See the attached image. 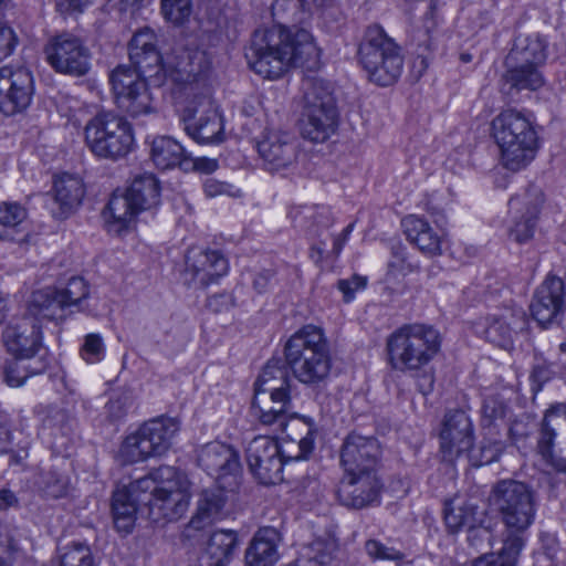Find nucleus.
<instances>
[{"label":"nucleus","instance_id":"f257e3e1","mask_svg":"<svg viewBox=\"0 0 566 566\" xmlns=\"http://www.w3.org/2000/svg\"><path fill=\"white\" fill-rule=\"evenodd\" d=\"M191 483L186 473L175 467L161 465L128 485L113 492L112 513L117 531L129 533L136 522L139 505L148 510L155 522L179 520L188 510Z\"/></svg>","mask_w":566,"mask_h":566},{"label":"nucleus","instance_id":"f03ea898","mask_svg":"<svg viewBox=\"0 0 566 566\" xmlns=\"http://www.w3.org/2000/svg\"><path fill=\"white\" fill-rule=\"evenodd\" d=\"M316 55V45L306 30L291 33L277 28L255 30L247 53L250 67L269 80L282 77L291 67L303 66Z\"/></svg>","mask_w":566,"mask_h":566},{"label":"nucleus","instance_id":"7ed1b4c3","mask_svg":"<svg viewBox=\"0 0 566 566\" xmlns=\"http://www.w3.org/2000/svg\"><path fill=\"white\" fill-rule=\"evenodd\" d=\"M500 149L501 165L513 172L526 168L538 150V135L533 122L521 111L507 108L491 123Z\"/></svg>","mask_w":566,"mask_h":566},{"label":"nucleus","instance_id":"20e7f679","mask_svg":"<svg viewBox=\"0 0 566 566\" xmlns=\"http://www.w3.org/2000/svg\"><path fill=\"white\" fill-rule=\"evenodd\" d=\"M284 354L294 377L304 385L319 386L331 374V347L321 327H302L286 342Z\"/></svg>","mask_w":566,"mask_h":566},{"label":"nucleus","instance_id":"39448f33","mask_svg":"<svg viewBox=\"0 0 566 566\" xmlns=\"http://www.w3.org/2000/svg\"><path fill=\"white\" fill-rule=\"evenodd\" d=\"M441 345L439 332L424 324H406L386 342L388 363L398 371H416L428 365Z\"/></svg>","mask_w":566,"mask_h":566},{"label":"nucleus","instance_id":"423d86ee","mask_svg":"<svg viewBox=\"0 0 566 566\" xmlns=\"http://www.w3.org/2000/svg\"><path fill=\"white\" fill-rule=\"evenodd\" d=\"M302 90L301 134L305 139L323 143L335 132L337 124L333 86L324 78L307 76Z\"/></svg>","mask_w":566,"mask_h":566},{"label":"nucleus","instance_id":"0eeeda50","mask_svg":"<svg viewBox=\"0 0 566 566\" xmlns=\"http://www.w3.org/2000/svg\"><path fill=\"white\" fill-rule=\"evenodd\" d=\"M357 55L368 78L379 86H389L401 75L403 67L401 50L378 25L366 30Z\"/></svg>","mask_w":566,"mask_h":566},{"label":"nucleus","instance_id":"6e6552de","mask_svg":"<svg viewBox=\"0 0 566 566\" xmlns=\"http://www.w3.org/2000/svg\"><path fill=\"white\" fill-rule=\"evenodd\" d=\"M84 136L88 149L104 159L126 156L134 143L130 123L113 112H101L92 117L85 125Z\"/></svg>","mask_w":566,"mask_h":566},{"label":"nucleus","instance_id":"1a4fd4ad","mask_svg":"<svg viewBox=\"0 0 566 566\" xmlns=\"http://www.w3.org/2000/svg\"><path fill=\"white\" fill-rule=\"evenodd\" d=\"M159 200V184L154 175L137 176L125 191L113 192L106 207L112 218V221H108L109 230L117 234L122 233L139 212L156 207Z\"/></svg>","mask_w":566,"mask_h":566},{"label":"nucleus","instance_id":"9d476101","mask_svg":"<svg viewBox=\"0 0 566 566\" xmlns=\"http://www.w3.org/2000/svg\"><path fill=\"white\" fill-rule=\"evenodd\" d=\"M178 430L179 422L175 418L158 417L148 420L124 440L119 457L126 464L160 457L169 450Z\"/></svg>","mask_w":566,"mask_h":566},{"label":"nucleus","instance_id":"9b49d317","mask_svg":"<svg viewBox=\"0 0 566 566\" xmlns=\"http://www.w3.org/2000/svg\"><path fill=\"white\" fill-rule=\"evenodd\" d=\"M491 500L507 531L526 532L533 524L536 504L532 490L525 483L502 480L493 486Z\"/></svg>","mask_w":566,"mask_h":566},{"label":"nucleus","instance_id":"f8f14e48","mask_svg":"<svg viewBox=\"0 0 566 566\" xmlns=\"http://www.w3.org/2000/svg\"><path fill=\"white\" fill-rule=\"evenodd\" d=\"M185 130L198 144L223 140V122L209 93L193 95L184 109Z\"/></svg>","mask_w":566,"mask_h":566},{"label":"nucleus","instance_id":"ddd939ff","mask_svg":"<svg viewBox=\"0 0 566 566\" xmlns=\"http://www.w3.org/2000/svg\"><path fill=\"white\" fill-rule=\"evenodd\" d=\"M48 63L61 74L82 77L91 70V52L83 40L71 33L50 39L44 48Z\"/></svg>","mask_w":566,"mask_h":566},{"label":"nucleus","instance_id":"4468645a","mask_svg":"<svg viewBox=\"0 0 566 566\" xmlns=\"http://www.w3.org/2000/svg\"><path fill=\"white\" fill-rule=\"evenodd\" d=\"M537 448L547 464L566 473V403H556L546 410Z\"/></svg>","mask_w":566,"mask_h":566},{"label":"nucleus","instance_id":"2eb2a0df","mask_svg":"<svg viewBox=\"0 0 566 566\" xmlns=\"http://www.w3.org/2000/svg\"><path fill=\"white\" fill-rule=\"evenodd\" d=\"M284 457L282 447L269 436L253 438L245 449V459L250 472L264 485L283 481Z\"/></svg>","mask_w":566,"mask_h":566},{"label":"nucleus","instance_id":"dca6fc26","mask_svg":"<svg viewBox=\"0 0 566 566\" xmlns=\"http://www.w3.org/2000/svg\"><path fill=\"white\" fill-rule=\"evenodd\" d=\"M527 316L523 308L505 306L488 314L478 324V333L493 345L510 349L515 336L527 327Z\"/></svg>","mask_w":566,"mask_h":566},{"label":"nucleus","instance_id":"f3484780","mask_svg":"<svg viewBox=\"0 0 566 566\" xmlns=\"http://www.w3.org/2000/svg\"><path fill=\"white\" fill-rule=\"evenodd\" d=\"M33 93V76L28 69H0V111L4 115L10 116L27 109Z\"/></svg>","mask_w":566,"mask_h":566},{"label":"nucleus","instance_id":"a211bd4d","mask_svg":"<svg viewBox=\"0 0 566 566\" xmlns=\"http://www.w3.org/2000/svg\"><path fill=\"white\" fill-rule=\"evenodd\" d=\"M440 453L447 462H454L473 447V428L470 417L462 410L446 413L439 433Z\"/></svg>","mask_w":566,"mask_h":566},{"label":"nucleus","instance_id":"6ab92c4d","mask_svg":"<svg viewBox=\"0 0 566 566\" xmlns=\"http://www.w3.org/2000/svg\"><path fill=\"white\" fill-rule=\"evenodd\" d=\"M566 310V291L563 280L548 275L537 287L532 303L533 318L542 326L559 322Z\"/></svg>","mask_w":566,"mask_h":566},{"label":"nucleus","instance_id":"aec40b11","mask_svg":"<svg viewBox=\"0 0 566 566\" xmlns=\"http://www.w3.org/2000/svg\"><path fill=\"white\" fill-rule=\"evenodd\" d=\"M380 488L377 471L344 472L337 497L344 506L359 510L378 500Z\"/></svg>","mask_w":566,"mask_h":566},{"label":"nucleus","instance_id":"412c9836","mask_svg":"<svg viewBox=\"0 0 566 566\" xmlns=\"http://www.w3.org/2000/svg\"><path fill=\"white\" fill-rule=\"evenodd\" d=\"M543 201V193L537 188H531L510 200L512 214L510 237L517 243H525L533 238Z\"/></svg>","mask_w":566,"mask_h":566},{"label":"nucleus","instance_id":"4be33fe9","mask_svg":"<svg viewBox=\"0 0 566 566\" xmlns=\"http://www.w3.org/2000/svg\"><path fill=\"white\" fill-rule=\"evenodd\" d=\"M381 448L374 437L350 432L340 448V464L344 472L377 471Z\"/></svg>","mask_w":566,"mask_h":566},{"label":"nucleus","instance_id":"5701e85b","mask_svg":"<svg viewBox=\"0 0 566 566\" xmlns=\"http://www.w3.org/2000/svg\"><path fill=\"white\" fill-rule=\"evenodd\" d=\"M258 153L264 163L265 169L281 171L290 169L296 164L298 143L295 137L287 133L271 132L258 143Z\"/></svg>","mask_w":566,"mask_h":566},{"label":"nucleus","instance_id":"b1692460","mask_svg":"<svg viewBox=\"0 0 566 566\" xmlns=\"http://www.w3.org/2000/svg\"><path fill=\"white\" fill-rule=\"evenodd\" d=\"M2 340L8 353L17 359H30L43 348L41 327L30 318L8 325Z\"/></svg>","mask_w":566,"mask_h":566},{"label":"nucleus","instance_id":"393cba45","mask_svg":"<svg viewBox=\"0 0 566 566\" xmlns=\"http://www.w3.org/2000/svg\"><path fill=\"white\" fill-rule=\"evenodd\" d=\"M229 270L227 258L218 250L191 248L186 254V272L201 286H208L226 275Z\"/></svg>","mask_w":566,"mask_h":566},{"label":"nucleus","instance_id":"a878e982","mask_svg":"<svg viewBox=\"0 0 566 566\" xmlns=\"http://www.w3.org/2000/svg\"><path fill=\"white\" fill-rule=\"evenodd\" d=\"M197 461L209 475L217 479L234 475L241 468L237 450L219 441L205 444L198 452Z\"/></svg>","mask_w":566,"mask_h":566},{"label":"nucleus","instance_id":"bb28decb","mask_svg":"<svg viewBox=\"0 0 566 566\" xmlns=\"http://www.w3.org/2000/svg\"><path fill=\"white\" fill-rule=\"evenodd\" d=\"M129 60L143 73H158L161 69V56L157 50L155 32L144 27L136 31L128 45Z\"/></svg>","mask_w":566,"mask_h":566},{"label":"nucleus","instance_id":"cd10ccee","mask_svg":"<svg viewBox=\"0 0 566 566\" xmlns=\"http://www.w3.org/2000/svg\"><path fill=\"white\" fill-rule=\"evenodd\" d=\"M280 533L271 526L261 527L250 541L244 562L247 566H274L279 560Z\"/></svg>","mask_w":566,"mask_h":566},{"label":"nucleus","instance_id":"c85d7f7f","mask_svg":"<svg viewBox=\"0 0 566 566\" xmlns=\"http://www.w3.org/2000/svg\"><path fill=\"white\" fill-rule=\"evenodd\" d=\"M291 397L254 394L252 415L264 427H273L274 431H283L289 426L287 410Z\"/></svg>","mask_w":566,"mask_h":566},{"label":"nucleus","instance_id":"c756f323","mask_svg":"<svg viewBox=\"0 0 566 566\" xmlns=\"http://www.w3.org/2000/svg\"><path fill=\"white\" fill-rule=\"evenodd\" d=\"M405 234L410 243L430 256L442 253V234L429 222L416 214L407 216L401 221Z\"/></svg>","mask_w":566,"mask_h":566},{"label":"nucleus","instance_id":"7c9ffc66","mask_svg":"<svg viewBox=\"0 0 566 566\" xmlns=\"http://www.w3.org/2000/svg\"><path fill=\"white\" fill-rule=\"evenodd\" d=\"M478 521V506L473 503L460 497L446 503L444 522L451 533H457L467 527L471 534L470 538L489 535L486 530L475 528Z\"/></svg>","mask_w":566,"mask_h":566},{"label":"nucleus","instance_id":"2f4dec72","mask_svg":"<svg viewBox=\"0 0 566 566\" xmlns=\"http://www.w3.org/2000/svg\"><path fill=\"white\" fill-rule=\"evenodd\" d=\"M53 193L59 205V216L66 218L81 206L85 186L78 176L62 174L54 179Z\"/></svg>","mask_w":566,"mask_h":566},{"label":"nucleus","instance_id":"473e14b6","mask_svg":"<svg viewBox=\"0 0 566 566\" xmlns=\"http://www.w3.org/2000/svg\"><path fill=\"white\" fill-rule=\"evenodd\" d=\"M150 159L159 169H170L179 166L189 169V156L184 147L169 136H157L150 143Z\"/></svg>","mask_w":566,"mask_h":566},{"label":"nucleus","instance_id":"72a5a7b5","mask_svg":"<svg viewBox=\"0 0 566 566\" xmlns=\"http://www.w3.org/2000/svg\"><path fill=\"white\" fill-rule=\"evenodd\" d=\"M65 300L54 287H46L32 293L28 304V315L33 322L39 319H62Z\"/></svg>","mask_w":566,"mask_h":566},{"label":"nucleus","instance_id":"f704fd0d","mask_svg":"<svg viewBox=\"0 0 566 566\" xmlns=\"http://www.w3.org/2000/svg\"><path fill=\"white\" fill-rule=\"evenodd\" d=\"M254 394L290 397L289 370L281 359L268 361L254 384Z\"/></svg>","mask_w":566,"mask_h":566},{"label":"nucleus","instance_id":"c9c22d12","mask_svg":"<svg viewBox=\"0 0 566 566\" xmlns=\"http://www.w3.org/2000/svg\"><path fill=\"white\" fill-rule=\"evenodd\" d=\"M547 43L538 33L520 34L505 59L542 67L545 64Z\"/></svg>","mask_w":566,"mask_h":566},{"label":"nucleus","instance_id":"e433bc0d","mask_svg":"<svg viewBox=\"0 0 566 566\" xmlns=\"http://www.w3.org/2000/svg\"><path fill=\"white\" fill-rule=\"evenodd\" d=\"M504 63L503 81L511 90L536 91L544 85L545 80L539 66L512 62L507 59H505Z\"/></svg>","mask_w":566,"mask_h":566},{"label":"nucleus","instance_id":"4c0bfd02","mask_svg":"<svg viewBox=\"0 0 566 566\" xmlns=\"http://www.w3.org/2000/svg\"><path fill=\"white\" fill-rule=\"evenodd\" d=\"M227 496L222 489L213 486L200 492L197 513L191 520V524L199 528L211 523L217 518L226 505Z\"/></svg>","mask_w":566,"mask_h":566},{"label":"nucleus","instance_id":"58836bf2","mask_svg":"<svg viewBox=\"0 0 566 566\" xmlns=\"http://www.w3.org/2000/svg\"><path fill=\"white\" fill-rule=\"evenodd\" d=\"M271 11L275 22L272 28L284 29L291 33L300 30L297 25L307 17L302 0H274Z\"/></svg>","mask_w":566,"mask_h":566},{"label":"nucleus","instance_id":"ea45409f","mask_svg":"<svg viewBox=\"0 0 566 566\" xmlns=\"http://www.w3.org/2000/svg\"><path fill=\"white\" fill-rule=\"evenodd\" d=\"M237 546V535L232 531H217L210 536L206 554L208 566H226L232 558Z\"/></svg>","mask_w":566,"mask_h":566},{"label":"nucleus","instance_id":"a19ab883","mask_svg":"<svg viewBox=\"0 0 566 566\" xmlns=\"http://www.w3.org/2000/svg\"><path fill=\"white\" fill-rule=\"evenodd\" d=\"M117 107L132 117L149 114L154 111L153 97L146 83H138L136 90L115 98Z\"/></svg>","mask_w":566,"mask_h":566},{"label":"nucleus","instance_id":"79ce46f5","mask_svg":"<svg viewBox=\"0 0 566 566\" xmlns=\"http://www.w3.org/2000/svg\"><path fill=\"white\" fill-rule=\"evenodd\" d=\"M154 73H143L138 67L128 65H118L109 74V83L115 98L132 93L136 90L138 83H146V76H153Z\"/></svg>","mask_w":566,"mask_h":566},{"label":"nucleus","instance_id":"37998d69","mask_svg":"<svg viewBox=\"0 0 566 566\" xmlns=\"http://www.w3.org/2000/svg\"><path fill=\"white\" fill-rule=\"evenodd\" d=\"M36 484L50 499L65 497L71 491L70 478L55 469L41 471Z\"/></svg>","mask_w":566,"mask_h":566},{"label":"nucleus","instance_id":"c03bdc74","mask_svg":"<svg viewBox=\"0 0 566 566\" xmlns=\"http://www.w3.org/2000/svg\"><path fill=\"white\" fill-rule=\"evenodd\" d=\"M505 449V443L496 439H484L475 450L468 451L469 462L473 467H482L499 460Z\"/></svg>","mask_w":566,"mask_h":566},{"label":"nucleus","instance_id":"a18cd8bd","mask_svg":"<svg viewBox=\"0 0 566 566\" xmlns=\"http://www.w3.org/2000/svg\"><path fill=\"white\" fill-rule=\"evenodd\" d=\"M525 532L507 531L503 537V546L496 557L501 558L505 566H517L518 557L525 545Z\"/></svg>","mask_w":566,"mask_h":566},{"label":"nucleus","instance_id":"49530a36","mask_svg":"<svg viewBox=\"0 0 566 566\" xmlns=\"http://www.w3.org/2000/svg\"><path fill=\"white\" fill-rule=\"evenodd\" d=\"M55 566H96L90 546L74 543L57 558Z\"/></svg>","mask_w":566,"mask_h":566},{"label":"nucleus","instance_id":"de8ad7c7","mask_svg":"<svg viewBox=\"0 0 566 566\" xmlns=\"http://www.w3.org/2000/svg\"><path fill=\"white\" fill-rule=\"evenodd\" d=\"M509 411L507 403L497 396L488 397L482 406V427H496L499 421H504Z\"/></svg>","mask_w":566,"mask_h":566},{"label":"nucleus","instance_id":"09e8293b","mask_svg":"<svg viewBox=\"0 0 566 566\" xmlns=\"http://www.w3.org/2000/svg\"><path fill=\"white\" fill-rule=\"evenodd\" d=\"M165 20L179 25L189 19L192 12L191 0H160Z\"/></svg>","mask_w":566,"mask_h":566},{"label":"nucleus","instance_id":"8fccbe9b","mask_svg":"<svg viewBox=\"0 0 566 566\" xmlns=\"http://www.w3.org/2000/svg\"><path fill=\"white\" fill-rule=\"evenodd\" d=\"M337 545L335 542H315L304 566H332Z\"/></svg>","mask_w":566,"mask_h":566},{"label":"nucleus","instance_id":"3c124183","mask_svg":"<svg viewBox=\"0 0 566 566\" xmlns=\"http://www.w3.org/2000/svg\"><path fill=\"white\" fill-rule=\"evenodd\" d=\"M314 446V439L310 430L307 429L306 436L302 437L297 442L293 440L286 443L285 448H282L284 452L283 464L289 461H297L306 459L312 452Z\"/></svg>","mask_w":566,"mask_h":566},{"label":"nucleus","instance_id":"603ef678","mask_svg":"<svg viewBox=\"0 0 566 566\" xmlns=\"http://www.w3.org/2000/svg\"><path fill=\"white\" fill-rule=\"evenodd\" d=\"M365 551L373 560H402L405 555L392 546H387L380 541L368 539L365 543Z\"/></svg>","mask_w":566,"mask_h":566},{"label":"nucleus","instance_id":"864d4df0","mask_svg":"<svg viewBox=\"0 0 566 566\" xmlns=\"http://www.w3.org/2000/svg\"><path fill=\"white\" fill-rule=\"evenodd\" d=\"M64 302V307L76 305L88 295V287L82 277H72L63 290H59Z\"/></svg>","mask_w":566,"mask_h":566},{"label":"nucleus","instance_id":"5fc2aeb1","mask_svg":"<svg viewBox=\"0 0 566 566\" xmlns=\"http://www.w3.org/2000/svg\"><path fill=\"white\" fill-rule=\"evenodd\" d=\"M27 218L25 209L15 202L0 203V223L3 227L15 228Z\"/></svg>","mask_w":566,"mask_h":566},{"label":"nucleus","instance_id":"6e6d98bb","mask_svg":"<svg viewBox=\"0 0 566 566\" xmlns=\"http://www.w3.org/2000/svg\"><path fill=\"white\" fill-rule=\"evenodd\" d=\"M105 352L103 338L99 334H88L85 336L81 348V355L87 363H95L102 359Z\"/></svg>","mask_w":566,"mask_h":566},{"label":"nucleus","instance_id":"4d7b16f0","mask_svg":"<svg viewBox=\"0 0 566 566\" xmlns=\"http://www.w3.org/2000/svg\"><path fill=\"white\" fill-rule=\"evenodd\" d=\"M418 270V265L408 260L407 253L400 247L392 248V256L388 262V271L391 274L407 275Z\"/></svg>","mask_w":566,"mask_h":566},{"label":"nucleus","instance_id":"13d9d810","mask_svg":"<svg viewBox=\"0 0 566 566\" xmlns=\"http://www.w3.org/2000/svg\"><path fill=\"white\" fill-rule=\"evenodd\" d=\"M35 412L41 416L46 427L62 428L67 421V413L56 406H38Z\"/></svg>","mask_w":566,"mask_h":566},{"label":"nucleus","instance_id":"bf43d9fd","mask_svg":"<svg viewBox=\"0 0 566 566\" xmlns=\"http://www.w3.org/2000/svg\"><path fill=\"white\" fill-rule=\"evenodd\" d=\"M203 191L207 197L214 198V197H221V196H228V197H239L240 196V189H238L235 186L220 181L214 178H208L203 184Z\"/></svg>","mask_w":566,"mask_h":566},{"label":"nucleus","instance_id":"052dcab7","mask_svg":"<svg viewBox=\"0 0 566 566\" xmlns=\"http://www.w3.org/2000/svg\"><path fill=\"white\" fill-rule=\"evenodd\" d=\"M17 41L13 29L4 23H0V61L12 54Z\"/></svg>","mask_w":566,"mask_h":566},{"label":"nucleus","instance_id":"680f3d73","mask_svg":"<svg viewBox=\"0 0 566 566\" xmlns=\"http://www.w3.org/2000/svg\"><path fill=\"white\" fill-rule=\"evenodd\" d=\"M28 377L29 374L19 361L10 363L4 369V381L8 386L13 388L22 386Z\"/></svg>","mask_w":566,"mask_h":566},{"label":"nucleus","instance_id":"e2e57ef3","mask_svg":"<svg viewBox=\"0 0 566 566\" xmlns=\"http://www.w3.org/2000/svg\"><path fill=\"white\" fill-rule=\"evenodd\" d=\"M367 280L365 276L353 275L350 279L339 280L337 286L343 293L346 302L354 298L355 292L363 290L366 286Z\"/></svg>","mask_w":566,"mask_h":566},{"label":"nucleus","instance_id":"0e129e2a","mask_svg":"<svg viewBox=\"0 0 566 566\" xmlns=\"http://www.w3.org/2000/svg\"><path fill=\"white\" fill-rule=\"evenodd\" d=\"M18 548L12 537L0 534V566H12Z\"/></svg>","mask_w":566,"mask_h":566},{"label":"nucleus","instance_id":"69168bd1","mask_svg":"<svg viewBox=\"0 0 566 566\" xmlns=\"http://www.w3.org/2000/svg\"><path fill=\"white\" fill-rule=\"evenodd\" d=\"M151 0H120L119 11L126 18H136L143 9L150 4Z\"/></svg>","mask_w":566,"mask_h":566},{"label":"nucleus","instance_id":"338daca9","mask_svg":"<svg viewBox=\"0 0 566 566\" xmlns=\"http://www.w3.org/2000/svg\"><path fill=\"white\" fill-rule=\"evenodd\" d=\"M127 408L128 397L125 395L118 396L109 400L108 403L106 405L107 413L114 420L123 418L127 411Z\"/></svg>","mask_w":566,"mask_h":566},{"label":"nucleus","instance_id":"774afa93","mask_svg":"<svg viewBox=\"0 0 566 566\" xmlns=\"http://www.w3.org/2000/svg\"><path fill=\"white\" fill-rule=\"evenodd\" d=\"M531 434V428L528 422L523 420H514L509 428V436L513 443L526 439Z\"/></svg>","mask_w":566,"mask_h":566}]
</instances>
